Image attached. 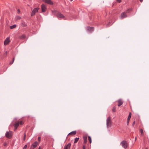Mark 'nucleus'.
<instances>
[{"instance_id":"f257e3e1","label":"nucleus","mask_w":149,"mask_h":149,"mask_svg":"<svg viewBox=\"0 0 149 149\" xmlns=\"http://www.w3.org/2000/svg\"><path fill=\"white\" fill-rule=\"evenodd\" d=\"M111 117H109L107 119V128L110 127L111 126Z\"/></svg>"},{"instance_id":"f03ea898","label":"nucleus","mask_w":149,"mask_h":149,"mask_svg":"<svg viewBox=\"0 0 149 149\" xmlns=\"http://www.w3.org/2000/svg\"><path fill=\"white\" fill-rule=\"evenodd\" d=\"M120 143L122 147L125 149H126L127 147L128 143L126 141L123 140Z\"/></svg>"},{"instance_id":"7ed1b4c3","label":"nucleus","mask_w":149,"mask_h":149,"mask_svg":"<svg viewBox=\"0 0 149 149\" xmlns=\"http://www.w3.org/2000/svg\"><path fill=\"white\" fill-rule=\"evenodd\" d=\"M5 136L7 138L10 139L12 137L13 132L10 131L7 132L6 133Z\"/></svg>"},{"instance_id":"20e7f679","label":"nucleus","mask_w":149,"mask_h":149,"mask_svg":"<svg viewBox=\"0 0 149 149\" xmlns=\"http://www.w3.org/2000/svg\"><path fill=\"white\" fill-rule=\"evenodd\" d=\"M40 8H34L32 10L31 14V17L35 15L36 13L38 12V10Z\"/></svg>"},{"instance_id":"39448f33","label":"nucleus","mask_w":149,"mask_h":149,"mask_svg":"<svg viewBox=\"0 0 149 149\" xmlns=\"http://www.w3.org/2000/svg\"><path fill=\"white\" fill-rule=\"evenodd\" d=\"M38 143L37 141L35 142L31 146L30 149H34L38 146Z\"/></svg>"},{"instance_id":"423d86ee","label":"nucleus","mask_w":149,"mask_h":149,"mask_svg":"<svg viewBox=\"0 0 149 149\" xmlns=\"http://www.w3.org/2000/svg\"><path fill=\"white\" fill-rule=\"evenodd\" d=\"M10 42V38L8 37L6 38V40H4V43L5 45H8Z\"/></svg>"},{"instance_id":"0eeeda50","label":"nucleus","mask_w":149,"mask_h":149,"mask_svg":"<svg viewBox=\"0 0 149 149\" xmlns=\"http://www.w3.org/2000/svg\"><path fill=\"white\" fill-rule=\"evenodd\" d=\"M43 1L50 5H52L53 4V2L51 0H43Z\"/></svg>"},{"instance_id":"6e6552de","label":"nucleus","mask_w":149,"mask_h":149,"mask_svg":"<svg viewBox=\"0 0 149 149\" xmlns=\"http://www.w3.org/2000/svg\"><path fill=\"white\" fill-rule=\"evenodd\" d=\"M41 7L42 12H45L47 9L46 6L44 4H42L41 5Z\"/></svg>"},{"instance_id":"1a4fd4ad","label":"nucleus","mask_w":149,"mask_h":149,"mask_svg":"<svg viewBox=\"0 0 149 149\" xmlns=\"http://www.w3.org/2000/svg\"><path fill=\"white\" fill-rule=\"evenodd\" d=\"M71 146V143H69L67 145L64 146L63 149H70Z\"/></svg>"},{"instance_id":"9d476101","label":"nucleus","mask_w":149,"mask_h":149,"mask_svg":"<svg viewBox=\"0 0 149 149\" xmlns=\"http://www.w3.org/2000/svg\"><path fill=\"white\" fill-rule=\"evenodd\" d=\"M19 125V121L15 122L14 125L15 130H16Z\"/></svg>"},{"instance_id":"9b49d317","label":"nucleus","mask_w":149,"mask_h":149,"mask_svg":"<svg viewBox=\"0 0 149 149\" xmlns=\"http://www.w3.org/2000/svg\"><path fill=\"white\" fill-rule=\"evenodd\" d=\"M127 16L126 13L124 12L122 13L121 15V17L123 18L126 17Z\"/></svg>"},{"instance_id":"f8f14e48","label":"nucleus","mask_w":149,"mask_h":149,"mask_svg":"<svg viewBox=\"0 0 149 149\" xmlns=\"http://www.w3.org/2000/svg\"><path fill=\"white\" fill-rule=\"evenodd\" d=\"M118 107L120 106L123 103V102L121 99H119L118 100Z\"/></svg>"},{"instance_id":"ddd939ff","label":"nucleus","mask_w":149,"mask_h":149,"mask_svg":"<svg viewBox=\"0 0 149 149\" xmlns=\"http://www.w3.org/2000/svg\"><path fill=\"white\" fill-rule=\"evenodd\" d=\"M84 139L83 144H85L87 142V136H83Z\"/></svg>"},{"instance_id":"4468645a","label":"nucleus","mask_w":149,"mask_h":149,"mask_svg":"<svg viewBox=\"0 0 149 149\" xmlns=\"http://www.w3.org/2000/svg\"><path fill=\"white\" fill-rule=\"evenodd\" d=\"M56 16L57 17L60 18L64 17V16L63 14H62L60 13H58L56 15Z\"/></svg>"},{"instance_id":"2eb2a0df","label":"nucleus","mask_w":149,"mask_h":149,"mask_svg":"<svg viewBox=\"0 0 149 149\" xmlns=\"http://www.w3.org/2000/svg\"><path fill=\"white\" fill-rule=\"evenodd\" d=\"M87 30L90 31H92L94 30V28L93 27H87Z\"/></svg>"},{"instance_id":"dca6fc26","label":"nucleus","mask_w":149,"mask_h":149,"mask_svg":"<svg viewBox=\"0 0 149 149\" xmlns=\"http://www.w3.org/2000/svg\"><path fill=\"white\" fill-rule=\"evenodd\" d=\"M77 132L76 131H72L70 133H69L68 135H75L76 134Z\"/></svg>"},{"instance_id":"f3484780","label":"nucleus","mask_w":149,"mask_h":149,"mask_svg":"<svg viewBox=\"0 0 149 149\" xmlns=\"http://www.w3.org/2000/svg\"><path fill=\"white\" fill-rule=\"evenodd\" d=\"M21 24L22 26L23 27H26L27 25V24L24 22H22Z\"/></svg>"},{"instance_id":"a211bd4d","label":"nucleus","mask_w":149,"mask_h":149,"mask_svg":"<svg viewBox=\"0 0 149 149\" xmlns=\"http://www.w3.org/2000/svg\"><path fill=\"white\" fill-rule=\"evenodd\" d=\"M21 19V17L19 16H17L15 18V21H17V20H19Z\"/></svg>"},{"instance_id":"6ab92c4d","label":"nucleus","mask_w":149,"mask_h":149,"mask_svg":"<svg viewBox=\"0 0 149 149\" xmlns=\"http://www.w3.org/2000/svg\"><path fill=\"white\" fill-rule=\"evenodd\" d=\"M26 38V37L24 35H22L21 36H20L19 37V38L20 39H23L25 38Z\"/></svg>"},{"instance_id":"aec40b11","label":"nucleus","mask_w":149,"mask_h":149,"mask_svg":"<svg viewBox=\"0 0 149 149\" xmlns=\"http://www.w3.org/2000/svg\"><path fill=\"white\" fill-rule=\"evenodd\" d=\"M17 26L16 24H14L13 25L11 26L10 27V28L11 29H12L15 28Z\"/></svg>"},{"instance_id":"412c9836","label":"nucleus","mask_w":149,"mask_h":149,"mask_svg":"<svg viewBox=\"0 0 149 149\" xmlns=\"http://www.w3.org/2000/svg\"><path fill=\"white\" fill-rule=\"evenodd\" d=\"M140 132L141 133V134L142 136H143L144 135V134L143 131V130L142 129H140Z\"/></svg>"},{"instance_id":"4be33fe9","label":"nucleus","mask_w":149,"mask_h":149,"mask_svg":"<svg viewBox=\"0 0 149 149\" xmlns=\"http://www.w3.org/2000/svg\"><path fill=\"white\" fill-rule=\"evenodd\" d=\"M79 139V138H77L75 139L74 141V143H77Z\"/></svg>"},{"instance_id":"5701e85b","label":"nucleus","mask_w":149,"mask_h":149,"mask_svg":"<svg viewBox=\"0 0 149 149\" xmlns=\"http://www.w3.org/2000/svg\"><path fill=\"white\" fill-rule=\"evenodd\" d=\"M88 141H89L90 143H91V141H92L91 139V137L90 136H88Z\"/></svg>"},{"instance_id":"b1692460","label":"nucleus","mask_w":149,"mask_h":149,"mask_svg":"<svg viewBox=\"0 0 149 149\" xmlns=\"http://www.w3.org/2000/svg\"><path fill=\"white\" fill-rule=\"evenodd\" d=\"M132 10V9H129L126 10V12L129 13Z\"/></svg>"},{"instance_id":"393cba45","label":"nucleus","mask_w":149,"mask_h":149,"mask_svg":"<svg viewBox=\"0 0 149 149\" xmlns=\"http://www.w3.org/2000/svg\"><path fill=\"white\" fill-rule=\"evenodd\" d=\"M14 60H15V57H14L13 58V61H12L10 62L9 64L10 65L12 64L13 63L14 61Z\"/></svg>"},{"instance_id":"a878e982","label":"nucleus","mask_w":149,"mask_h":149,"mask_svg":"<svg viewBox=\"0 0 149 149\" xmlns=\"http://www.w3.org/2000/svg\"><path fill=\"white\" fill-rule=\"evenodd\" d=\"M112 111L113 112H115L116 111V107H115L113 108L112 109Z\"/></svg>"},{"instance_id":"bb28decb","label":"nucleus","mask_w":149,"mask_h":149,"mask_svg":"<svg viewBox=\"0 0 149 149\" xmlns=\"http://www.w3.org/2000/svg\"><path fill=\"white\" fill-rule=\"evenodd\" d=\"M26 134L25 133H24V137L23 138V140L24 141H25L26 139Z\"/></svg>"},{"instance_id":"cd10ccee","label":"nucleus","mask_w":149,"mask_h":149,"mask_svg":"<svg viewBox=\"0 0 149 149\" xmlns=\"http://www.w3.org/2000/svg\"><path fill=\"white\" fill-rule=\"evenodd\" d=\"M23 123H24L22 121H19V124H20V125H22L23 124Z\"/></svg>"},{"instance_id":"c85d7f7f","label":"nucleus","mask_w":149,"mask_h":149,"mask_svg":"<svg viewBox=\"0 0 149 149\" xmlns=\"http://www.w3.org/2000/svg\"><path fill=\"white\" fill-rule=\"evenodd\" d=\"M131 116H132V113L131 112H130L129 113L128 117L129 118H131Z\"/></svg>"},{"instance_id":"c756f323","label":"nucleus","mask_w":149,"mask_h":149,"mask_svg":"<svg viewBox=\"0 0 149 149\" xmlns=\"http://www.w3.org/2000/svg\"><path fill=\"white\" fill-rule=\"evenodd\" d=\"M4 56L5 57H6L7 56V52L6 51L5 52V53L4 54Z\"/></svg>"},{"instance_id":"7c9ffc66","label":"nucleus","mask_w":149,"mask_h":149,"mask_svg":"<svg viewBox=\"0 0 149 149\" xmlns=\"http://www.w3.org/2000/svg\"><path fill=\"white\" fill-rule=\"evenodd\" d=\"M84 144H83V149H86V147Z\"/></svg>"},{"instance_id":"2f4dec72","label":"nucleus","mask_w":149,"mask_h":149,"mask_svg":"<svg viewBox=\"0 0 149 149\" xmlns=\"http://www.w3.org/2000/svg\"><path fill=\"white\" fill-rule=\"evenodd\" d=\"M27 147V145H25L24 146V147L23 148V149H26Z\"/></svg>"},{"instance_id":"473e14b6","label":"nucleus","mask_w":149,"mask_h":149,"mask_svg":"<svg viewBox=\"0 0 149 149\" xmlns=\"http://www.w3.org/2000/svg\"><path fill=\"white\" fill-rule=\"evenodd\" d=\"M17 13L18 14H19L20 13V11L19 9H18L17 10Z\"/></svg>"},{"instance_id":"72a5a7b5","label":"nucleus","mask_w":149,"mask_h":149,"mask_svg":"<svg viewBox=\"0 0 149 149\" xmlns=\"http://www.w3.org/2000/svg\"><path fill=\"white\" fill-rule=\"evenodd\" d=\"M38 141L40 142V140H41V138L40 137H38Z\"/></svg>"},{"instance_id":"f704fd0d","label":"nucleus","mask_w":149,"mask_h":149,"mask_svg":"<svg viewBox=\"0 0 149 149\" xmlns=\"http://www.w3.org/2000/svg\"><path fill=\"white\" fill-rule=\"evenodd\" d=\"M135 120H134V122H133V123H132V126H134V125L135 124Z\"/></svg>"},{"instance_id":"c9c22d12","label":"nucleus","mask_w":149,"mask_h":149,"mask_svg":"<svg viewBox=\"0 0 149 149\" xmlns=\"http://www.w3.org/2000/svg\"><path fill=\"white\" fill-rule=\"evenodd\" d=\"M117 1L118 2V3H120L121 1V0H117Z\"/></svg>"},{"instance_id":"e433bc0d","label":"nucleus","mask_w":149,"mask_h":149,"mask_svg":"<svg viewBox=\"0 0 149 149\" xmlns=\"http://www.w3.org/2000/svg\"><path fill=\"white\" fill-rule=\"evenodd\" d=\"M7 144L6 142L4 143V146H7Z\"/></svg>"},{"instance_id":"4c0bfd02","label":"nucleus","mask_w":149,"mask_h":149,"mask_svg":"<svg viewBox=\"0 0 149 149\" xmlns=\"http://www.w3.org/2000/svg\"><path fill=\"white\" fill-rule=\"evenodd\" d=\"M131 118L128 117L127 118V120H130Z\"/></svg>"},{"instance_id":"58836bf2","label":"nucleus","mask_w":149,"mask_h":149,"mask_svg":"<svg viewBox=\"0 0 149 149\" xmlns=\"http://www.w3.org/2000/svg\"><path fill=\"white\" fill-rule=\"evenodd\" d=\"M130 120H127V125H128Z\"/></svg>"},{"instance_id":"ea45409f","label":"nucleus","mask_w":149,"mask_h":149,"mask_svg":"<svg viewBox=\"0 0 149 149\" xmlns=\"http://www.w3.org/2000/svg\"><path fill=\"white\" fill-rule=\"evenodd\" d=\"M143 0H139L140 2H143Z\"/></svg>"},{"instance_id":"a19ab883","label":"nucleus","mask_w":149,"mask_h":149,"mask_svg":"<svg viewBox=\"0 0 149 149\" xmlns=\"http://www.w3.org/2000/svg\"><path fill=\"white\" fill-rule=\"evenodd\" d=\"M41 149V147L40 146H39L38 149Z\"/></svg>"},{"instance_id":"79ce46f5","label":"nucleus","mask_w":149,"mask_h":149,"mask_svg":"<svg viewBox=\"0 0 149 149\" xmlns=\"http://www.w3.org/2000/svg\"><path fill=\"white\" fill-rule=\"evenodd\" d=\"M136 137L135 138V141L136 140Z\"/></svg>"},{"instance_id":"37998d69","label":"nucleus","mask_w":149,"mask_h":149,"mask_svg":"<svg viewBox=\"0 0 149 149\" xmlns=\"http://www.w3.org/2000/svg\"><path fill=\"white\" fill-rule=\"evenodd\" d=\"M70 1H72L73 0H70Z\"/></svg>"},{"instance_id":"c03bdc74","label":"nucleus","mask_w":149,"mask_h":149,"mask_svg":"<svg viewBox=\"0 0 149 149\" xmlns=\"http://www.w3.org/2000/svg\"><path fill=\"white\" fill-rule=\"evenodd\" d=\"M145 149H148V148H146Z\"/></svg>"}]
</instances>
